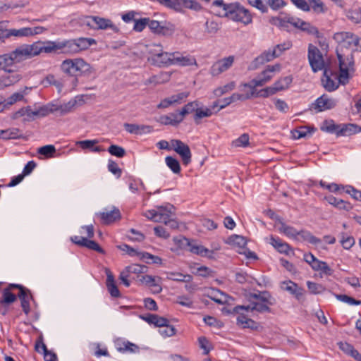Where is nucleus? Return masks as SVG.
Wrapping results in <instances>:
<instances>
[{
    "label": "nucleus",
    "instance_id": "nucleus-42",
    "mask_svg": "<svg viewBox=\"0 0 361 361\" xmlns=\"http://www.w3.org/2000/svg\"><path fill=\"white\" fill-rule=\"evenodd\" d=\"M300 237V238L303 240H306L311 244L317 245L321 243V240L315 236H314L310 231L301 230L298 231V237Z\"/></svg>",
    "mask_w": 361,
    "mask_h": 361
},
{
    "label": "nucleus",
    "instance_id": "nucleus-32",
    "mask_svg": "<svg viewBox=\"0 0 361 361\" xmlns=\"http://www.w3.org/2000/svg\"><path fill=\"white\" fill-rule=\"evenodd\" d=\"M15 63L11 52L0 55V70H3L7 73H11L10 67Z\"/></svg>",
    "mask_w": 361,
    "mask_h": 361
},
{
    "label": "nucleus",
    "instance_id": "nucleus-19",
    "mask_svg": "<svg viewBox=\"0 0 361 361\" xmlns=\"http://www.w3.org/2000/svg\"><path fill=\"white\" fill-rule=\"evenodd\" d=\"M99 216L102 223L104 224H112L121 218L120 210L116 207H113L111 210L100 212Z\"/></svg>",
    "mask_w": 361,
    "mask_h": 361
},
{
    "label": "nucleus",
    "instance_id": "nucleus-45",
    "mask_svg": "<svg viewBox=\"0 0 361 361\" xmlns=\"http://www.w3.org/2000/svg\"><path fill=\"white\" fill-rule=\"evenodd\" d=\"M166 166L176 174L180 173V165L179 161L173 157L168 156L165 158Z\"/></svg>",
    "mask_w": 361,
    "mask_h": 361
},
{
    "label": "nucleus",
    "instance_id": "nucleus-33",
    "mask_svg": "<svg viewBox=\"0 0 361 361\" xmlns=\"http://www.w3.org/2000/svg\"><path fill=\"white\" fill-rule=\"evenodd\" d=\"M361 132V127L353 123L341 124L340 135H351Z\"/></svg>",
    "mask_w": 361,
    "mask_h": 361
},
{
    "label": "nucleus",
    "instance_id": "nucleus-3",
    "mask_svg": "<svg viewBox=\"0 0 361 361\" xmlns=\"http://www.w3.org/2000/svg\"><path fill=\"white\" fill-rule=\"evenodd\" d=\"M44 42H37L32 44H23L11 52L15 63H20L44 52Z\"/></svg>",
    "mask_w": 361,
    "mask_h": 361
},
{
    "label": "nucleus",
    "instance_id": "nucleus-51",
    "mask_svg": "<svg viewBox=\"0 0 361 361\" xmlns=\"http://www.w3.org/2000/svg\"><path fill=\"white\" fill-rule=\"evenodd\" d=\"M336 298L341 301V302H345V303H348L350 305H361V300H355L352 297H350L347 295H343V294H338V295H336Z\"/></svg>",
    "mask_w": 361,
    "mask_h": 361
},
{
    "label": "nucleus",
    "instance_id": "nucleus-49",
    "mask_svg": "<svg viewBox=\"0 0 361 361\" xmlns=\"http://www.w3.org/2000/svg\"><path fill=\"white\" fill-rule=\"evenodd\" d=\"M235 82H231L223 87H218L214 90V93L217 97H221L225 93L231 91L235 87Z\"/></svg>",
    "mask_w": 361,
    "mask_h": 361
},
{
    "label": "nucleus",
    "instance_id": "nucleus-43",
    "mask_svg": "<svg viewBox=\"0 0 361 361\" xmlns=\"http://www.w3.org/2000/svg\"><path fill=\"white\" fill-rule=\"evenodd\" d=\"M292 80L293 79L291 76H286L276 81L273 85L275 87L276 92L281 91L287 89L289 87L292 82Z\"/></svg>",
    "mask_w": 361,
    "mask_h": 361
},
{
    "label": "nucleus",
    "instance_id": "nucleus-37",
    "mask_svg": "<svg viewBox=\"0 0 361 361\" xmlns=\"http://www.w3.org/2000/svg\"><path fill=\"white\" fill-rule=\"evenodd\" d=\"M116 348L121 353H135L139 350L137 345L129 341L118 342Z\"/></svg>",
    "mask_w": 361,
    "mask_h": 361
},
{
    "label": "nucleus",
    "instance_id": "nucleus-63",
    "mask_svg": "<svg viewBox=\"0 0 361 361\" xmlns=\"http://www.w3.org/2000/svg\"><path fill=\"white\" fill-rule=\"evenodd\" d=\"M312 4V8L315 13H324L327 11V8L321 0H314Z\"/></svg>",
    "mask_w": 361,
    "mask_h": 361
},
{
    "label": "nucleus",
    "instance_id": "nucleus-22",
    "mask_svg": "<svg viewBox=\"0 0 361 361\" xmlns=\"http://www.w3.org/2000/svg\"><path fill=\"white\" fill-rule=\"evenodd\" d=\"M8 74L3 75L0 77V90H3L6 87L12 86L19 82L22 76L13 71L8 73Z\"/></svg>",
    "mask_w": 361,
    "mask_h": 361
},
{
    "label": "nucleus",
    "instance_id": "nucleus-46",
    "mask_svg": "<svg viewBox=\"0 0 361 361\" xmlns=\"http://www.w3.org/2000/svg\"><path fill=\"white\" fill-rule=\"evenodd\" d=\"M168 279L178 282H189L192 280V276L178 272H171L169 274Z\"/></svg>",
    "mask_w": 361,
    "mask_h": 361
},
{
    "label": "nucleus",
    "instance_id": "nucleus-2",
    "mask_svg": "<svg viewBox=\"0 0 361 361\" xmlns=\"http://www.w3.org/2000/svg\"><path fill=\"white\" fill-rule=\"evenodd\" d=\"M60 68L62 72L69 75H73L76 73L80 75H90L94 73V68L82 58L66 59L62 61Z\"/></svg>",
    "mask_w": 361,
    "mask_h": 361
},
{
    "label": "nucleus",
    "instance_id": "nucleus-7",
    "mask_svg": "<svg viewBox=\"0 0 361 361\" xmlns=\"http://www.w3.org/2000/svg\"><path fill=\"white\" fill-rule=\"evenodd\" d=\"M154 49H151L152 60L153 63L159 66H169L172 65L173 53L162 51L160 44H153Z\"/></svg>",
    "mask_w": 361,
    "mask_h": 361
},
{
    "label": "nucleus",
    "instance_id": "nucleus-23",
    "mask_svg": "<svg viewBox=\"0 0 361 361\" xmlns=\"http://www.w3.org/2000/svg\"><path fill=\"white\" fill-rule=\"evenodd\" d=\"M281 288L293 295L298 300H300L304 293V289L292 281H283Z\"/></svg>",
    "mask_w": 361,
    "mask_h": 361
},
{
    "label": "nucleus",
    "instance_id": "nucleus-48",
    "mask_svg": "<svg viewBox=\"0 0 361 361\" xmlns=\"http://www.w3.org/2000/svg\"><path fill=\"white\" fill-rule=\"evenodd\" d=\"M199 106V103L197 101L188 102L187 104H185L182 109L180 111L183 117L187 114H191L195 112V114L197 111V109Z\"/></svg>",
    "mask_w": 361,
    "mask_h": 361
},
{
    "label": "nucleus",
    "instance_id": "nucleus-39",
    "mask_svg": "<svg viewBox=\"0 0 361 361\" xmlns=\"http://www.w3.org/2000/svg\"><path fill=\"white\" fill-rule=\"evenodd\" d=\"M314 130V128H310L308 126H300L293 130L292 134L295 139H300L310 136Z\"/></svg>",
    "mask_w": 361,
    "mask_h": 361
},
{
    "label": "nucleus",
    "instance_id": "nucleus-16",
    "mask_svg": "<svg viewBox=\"0 0 361 361\" xmlns=\"http://www.w3.org/2000/svg\"><path fill=\"white\" fill-rule=\"evenodd\" d=\"M71 241L80 246L86 247L90 250L98 252L99 253H104V250L94 240H88L87 238L82 236H72Z\"/></svg>",
    "mask_w": 361,
    "mask_h": 361
},
{
    "label": "nucleus",
    "instance_id": "nucleus-21",
    "mask_svg": "<svg viewBox=\"0 0 361 361\" xmlns=\"http://www.w3.org/2000/svg\"><path fill=\"white\" fill-rule=\"evenodd\" d=\"M277 57V54H276V51H274V49L265 51L261 55L254 59L251 63V68L256 69L259 67V66L271 61Z\"/></svg>",
    "mask_w": 361,
    "mask_h": 361
},
{
    "label": "nucleus",
    "instance_id": "nucleus-20",
    "mask_svg": "<svg viewBox=\"0 0 361 361\" xmlns=\"http://www.w3.org/2000/svg\"><path fill=\"white\" fill-rule=\"evenodd\" d=\"M93 20L94 21V30L111 29L115 33H118L119 32L118 27L115 25L110 19L99 16H94Z\"/></svg>",
    "mask_w": 361,
    "mask_h": 361
},
{
    "label": "nucleus",
    "instance_id": "nucleus-5",
    "mask_svg": "<svg viewBox=\"0 0 361 361\" xmlns=\"http://www.w3.org/2000/svg\"><path fill=\"white\" fill-rule=\"evenodd\" d=\"M173 241L181 249H188L191 252L202 257H207L209 258L213 257V251L208 250L202 245L193 243V242L185 237H175L173 238Z\"/></svg>",
    "mask_w": 361,
    "mask_h": 361
},
{
    "label": "nucleus",
    "instance_id": "nucleus-58",
    "mask_svg": "<svg viewBox=\"0 0 361 361\" xmlns=\"http://www.w3.org/2000/svg\"><path fill=\"white\" fill-rule=\"evenodd\" d=\"M126 270L129 273L133 274H142L145 273L147 270V267L145 265L140 264H132L126 267Z\"/></svg>",
    "mask_w": 361,
    "mask_h": 361
},
{
    "label": "nucleus",
    "instance_id": "nucleus-47",
    "mask_svg": "<svg viewBox=\"0 0 361 361\" xmlns=\"http://www.w3.org/2000/svg\"><path fill=\"white\" fill-rule=\"evenodd\" d=\"M321 129L323 131L340 135L339 130L341 129V125H336L332 121L330 122L326 121L321 127Z\"/></svg>",
    "mask_w": 361,
    "mask_h": 361
},
{
    "label": "nucleus",
    "instance_id": "nucleus-50",
    "mask_svg": "<svg viewBox=\"0 0 361 361\" xmlns=\"http://www.w3.org/2000/svg\"><path fill=\"white\" fill-rule=\"evenodd\" d=\"M342 189L344 190L346 193L350 195L353 199L361 201V191L357 190L351 185L343 186Z\"/></svg>",
    "mask_w": 361,
    "mask_h": 361
},
{
    "label": "nucleus",
    "instance_id": "nucleus-34",
    "mask_svg": "<svg viewBox=\"0 0 361 361\" xmlns=\"http://www.w3.org/2000/svg\"><path fill=\"white\" fill-rule=\"evenodd\" d=\"M147 25L153 32L157 33V34H161L163 35H166L170 32L169 29H168L165 26L161 25V23L157 20H150L149 18Z\"/></svg>",
    "mask_w": 361,
    "mask_h": 361
},
{
    "label": "nucleus",
    "instance_id": "nucleus-25",
    "mask_svg": "<svg viewBox=\"0 0 361 361\" xmlns=\"http://www.w3.org/2000/svg\"><path fill=\"white\" fill-rule=\"evenodd\" d=\"M326 200L329 204L333 205L338 209H343L345 211H350L353 209L352 204L341 199H338L332 195L325 197Z\"/></svg>",
    "mask_w": 361,
    "mask_h": 361
},
{
    "label": "nucleus",
    "instance_id": "nucleus-57",
    "mask_svg": "<svg viewBox=\"0 0 361 361\" xmlns=\"http://www.w3.org/2000/svg\"><path fill=\"white\" fill-rule=\"evenodd\" d=\"M235 147H247L249 145V135L246 133L241 135L238 139L233 142Z\"/></svg>",
    "mask_w": 361,
    "mask_h": 361
},
{
    "label": "nucleus",
    "instance_id": "nucleus-55",
    "mask_svg": "<svg viewBox=\"0 0 361 361\" xmlns=\"http://www.w3.org/2000/svg\"><path fill=\"white\" fill-rule=\"evenodd\" d=\"M307 286L310 292L312 294H319L324 290L322 285L312 281H307Z\"/></svg>",
    "mask_w": 361,
    "mask_h": 361
},
{
    "label": "nucleus",
    "instance_id": "nucleus-4",
    "mask_svg": "<svg viewBox=\"0 0 361 361\" xmlns=\"http://www.w3.org/2000/svg\"><path fill=\"white\" fill-rule=\"evenodd\" d=\"M228 13H224V16L228 18L233 21L240 22L245 25L252 23V16L250 11L239 3H231L227 6Z\"/></svg>",
    "mask_w": 361,
    "mask_h": 361
},
{
    "label": "nucleus",
    "instance_id": "nucleus-1",
    "mask_svg": "<svg viewBox=\"0 0 361 361\" xmlns=\"http://www.w3.org/2000/svg\"><path fill=\"white\" fill-rule=\"evenodd\" d=\"M44 44V52L45 53L59 50L60 53L72 55L87 49L91 45L96 44V41L92 38L79 37L63 41H49Z\"/></svg>",
    "mask_w": 361,
    "mask_h": 361
},
{
    "label": "nucleus",
    "instance_id": "nucleus-40",
    "mask_svg": "<svg viewBox=\"0 0 361 361\" xmlns=\"http://www.w3.org/2000/svg\"><path fill=\"white\" fill-rule=\"evenodd\" d=\"M206 295L217 304L222 305L224 303V300L222 297H224L225 295L218 289H210Z\"/></svg>",
    "mask_w": 361,
    "mask_h": 361
},
{
    "label": "nucleus",
    "instance_id": "nucleus-60",
    "mask_svg": "<svg viewBox=\"0 0 361 361\" xmlns=\"http://www.w3.org/2000/svg\"><path fill=\"white\" fill-rule=\"evenodd\" d=\"M259 302L271 306L275 304V299L271 296L269 292L264 291L260 293V298Z\"/></svg>",
    "mask_w": 361,
    "mask_h": 361
},
{
    "label": "nucleus",
    "instance_id": "nucleus-35",
    "mask_svg": "<svg viewBox=\"0 0 361 361\" xmlns=\"http://www.w3.org/2000/svg\"><path fill=\"white\" fill-rule=\"evenodd\" d=\"M207 107H200L198 106L196 113L193 116V119L197 125H199L202 122V119L205 117H210L212 114V111Z\"/></svg>",
    "mask_w": 361,
    "mask_h": 361
},
{
    "label": "nucleus",
    "instance_id": "nucleus-13",
    "mask_svg": "<svg viewBox=\"0 0 361 361\" xmlns=\"http://www.w3.org/2000/svg\"><path fill=\"white\" fill-rule=\"evenodd\" d=\"M44 28L42 27H23L20 29H9L4 30L2 32H5L6 37H10L11 36L16 37H29L35 35L40 34L43 32Z\"/></svg>",
    "mask_w": 361,
    "mask_h": 361
},
{
    "label": "nucleus",
    "instance_id": "nucleus-30",
    "mask_svg": "<svg viewBox=\"0 0 361 361\" xmlns=\"http://www.w3.org/2000/svg\"><path fill=\"white\" fill-rule=\"evenodd\" d=\"M31 90V87H25L22 90L14 92L6 99H4L6 102L5 106L13 105L17 102L23 101L25 95L28 94V90Z\"/></svg>",
    "mask_w": 361,
    "mask_h": 361
},
{
    "label": "nucleus",
    "instance_id": "nucleus-36",
    "mask_svg": "<svg viewBox=\"0 0 361 361\" xmlns=\"http://www.w3.org/2000/svg\"><path fill=\"white\" fill-rule=\"evenodd\" d=\"M226 243L240 249H244L247 245V240L243 236L232 235L227 239Z\"/></svg>",
    "mask_w": 361,
    "mask_h": 361
},
{
    "label": "nucleus",
    "instance_id": "nucleus-8",
    "mask_svg": "<svg viewBox=\"0 0 361 361\" xmlns=\"http://www.w3.org/2000/svg\"><path fill=\"white\" fill-rule=\"evenodd\" d=\"M308 61L313 72L324 68V61L320 50L312 44L308 46Z\"/></svg>",
    "mask_w": 361,
    "mask_h": 361
},
{
    "label": "nucleus",
    "instance_id": "nucleus-27",
    "mask_svg": "<svg viewBox=\"0 0 361 361\" xmlns=\"http://www.w3.org/2000/svg\"><path fill=\"white\" fill-rule=\"evenodd\" d=\"M123 126L125 130L131 134L141 135L142 133H149L151 131V127L149 126L126 123Z\"/></svg>",
    "mask_w": 361,
    "mask_h": 361
},
{
    "label": "nucleus",
    "instance_id": "nucleus-61",
    "mask_svg": "<svg viewBox=\"0 0 361 361\" xmlns=\"http://www.w3.org/2000/svg\"><path fill=\"white\" fill-rule=\"evenodd\" d=\"M319 185L322 188H325L330 192H336L342 189L343 185H339L336 183H327L325 181L321 180Z\"/></svg>",
    "mask_w": 361,
    "mask_h": 361
},
{
    "label": "nucleus",
    "instance_id": "nucleus-29",
    "mask_svg": "<svg viewBox=\"0 0 361 361\" xmlns=\"http://www.w3.org/2000/svg\"><path fill=\"white\" fill-rule=\"evenodd\" d=\"M13 289H16V288H11L10 283L4 289L2 296L0 298V305L6 306L16 300L17 296L11 293V290Z\"/></svg>",
    "mask_w": 361,
    "mask_h": 361
},
{
    "label": "nucleus",
    "instance_id": "nucleus-18",
    "mask_svg": "<svg viewBox=\"0 0 361 361\" xmlns=\"http://www.w3.org/2000/svg\"><path fill=\"white\" fill-rule=\"evenodd\" d=\"M293 27L300 29L309 35H314L317 38L321 37L320 32L315 26L311 25L308 22L302 20L300 18H295V21L293 23Z\"/></svg>",
    "mask_w": 361,
    "mask_h": 361
},
{
    "label": "nucleus",
    "instance_id": "nucleus-9",
    "mask_svg": "<svg viewBox=\"0 0 361 361\" xmlns=\"http://www.w3.org/2000/svg\"><path fill=\"white\" fill-rule=\"evenodd\" d=\"M333 38L341 49H350L360 42L359 37L350 32H336L334 35Z\"/></svg>",
    "mask_w": 361,
    "mask_h": 361
},
{
    "label": "nucleus",
    "instance_id": "nucleus-64",
    "mask_svg": "<svg viewBox=\"0 0 361 361\" xmlns=\"http://www.w3.org/2000/svg\"><path fill=\"white\" fill-rule=\"evenodd\" d=\"M42 350L45 361H55L56 360V355L54 353L49 351L45 344H42Z\"/></svg>",
    "mask_w": 361,
    "mask_h": 361
},
{
    "label": "nucleus",
    "instance_id": "nucleus-6",
    "mask_svg": "<svg viewBox=\"0 0 361 361\" xmlns=\"http://www.w3.org/2000/svg\"><path fill=\"white\" fill-rule=\"evenodd\" d=\"M337 56L339 61V82L345 85L348 82L350 71L354 70V60L353 54L350 53L346 57H344L342 54L337 51Z\"/></svg>",
    "mask_w": 361,
    "mask_h": 361
},
{
    "label": "nucleus",
    "instance_id": "nucleus-11",
    "mask_svg": "<svg viewBox=\"0 0 361 361\" xmlns=\"http://www.w3.org/2000/svg\"><path fill=\"white\" fill-rule=\"evenodd\" d=\"M171 148L178 154L182 159L183 164L185 166L191 162L192 154L188 145L180 140L173 139L170 141Z\"/></svg>",
    "mask_w": 361,
    "mask_h": 361
},
{
    "label": "nucleus",
    "instance_id": "nucleus-53",
    "mask_svg": "<svg viewBox=\"0 0 361 361\" xmlns=\"http://www.w3.org/2000/svg\"><path fill=\"white\" fill-rule=\"evenodd\" d=\"M248 3L262 13H267L268 11V6L262 0H248Z\"/></svg>",
    "mask_w": 361,
    "mask_h": 361
},
{
    "label": "nucleus",
    "instance_id": "nucleus-38",
    "mask_svg": "<svg viewBox=\"0 0 361 361\" xmlns=\"http://www.w3.org/2000/svg\"><path fill=\"white\" fill-rule=\"evenodd\" d=\"M279 231L289 238H298V231L293 226L286 225L283 221L279 220Z\"/></svg>",
    "mask_w": 361,
    "mask_h": 361
},
{
    "label": "nucleus",
    "instance_id": "nucleus-56",
    "mask_svg": "<svg viewBox=\"0 0 361 361\" xmlns=\"http://www.w3.org/2000/svg\"><path fill=\"white\" fill-rule=\"evenodd\" d=\"M347 17L354 23H361V9L360 10H351L347 13Z\"/></svg>",
    "mask_w": 361,
    "mask_h": 361
},
{
    "label": "nucleus",
    "instance_id": "nucleus-15",
    "mask_svg": "<svg viewBox=\"0 0 361 361\" xmlns=\"http://www.w3.org/2000/svg\"><path fill=\"white\" fill-rule=\"evenodd\" d=\"M239 310H245L246 312L249 311H257L259 312H271V308L269 305L260 302H252L250 301V304L249 305H238L233 307V310L231 312V313H238Z\"/></svg>",
    "mask_w": 361,
    "mask_h": 361
},
{
    "label": "nucleus",
    "instance_id": "nucleus-31",
    "mask_svg": "<svg viewBox=\"0 0 361 361\" xmlns=\"http://www.w3.org/2000/svg\"><path fill=\"white\" fill-rule=\"evenodd\" d=\"M270 244L281 253L288 254V250L290 249L288 243L283 242L279 238L273 235L270 237Z\"/></svg>",
    "mask_w": 361,
    "mask_h": 361
},
{
    "label": "nucleus",
    "instance_id": "nucleus-62",
    "mask_svg": "<svg viewBox=\"0 0 361 361\" xmlns=\"http://www.w3.org/2000/svg\"><path fill=\"white\" fill-rule=\"evenodd\" d=\"M219 28L220 27L218 23L214 20L207 21L205 23V30L208 33L216 34L219 31Z\"/></svg>",
    "mask_w": 361,
    "mask_h": 361
},
{
    "label": "nucleus",
    "instance_id": "nucleus-26",
    "mask_svg": "<svg viewBox=\"0 0 361 361\" xmlns=\"http://www.w3.org/2000/svg\"><path fill=\"white\" fill-rule=\"evenodd\" d=\"M172 65L179 64L180 66H191L195 63V59L192 56H184L180 52H173Z\"/></svg>",
    "mask_w": 361,
    "mask_h": 361
},
{
    "label": "nucleus",
    "instance_id": "nucleus-12",
    "mask_svg": "<svg viewBox=\"0 0 361 361\" xmlns=\"http://www.w3.org/2000/svg\"><path fill=\"white\" fill-rule=\"evenodd\" d=\"M279 70L280 66L279 64L268 66L267 69L263 71L259 76L251 80L250 86L256 87L264 85L274 77V73Z\"/></svg>",
    "mask_w": 361,
    "mask_h": 361
},
{
    "label": "nucleus",
    "instance_id": "nucleus-24",
    "mask_svg": "<svg viewBox=\"0 0 361 361\" xmlns=\"http://www.w3.org/2000/svg\"><path fill=\"white\" fill-rule=\"evenodd\" d=\"M155 209L158 216V222L162 223L168 218L171 217L174 207L173 205L167 204L165 206H158Z\"/></svg>",
    "mask_w": 361,
    "mask_h": 361
},
{
    "label": "nucleus",
    "instance_id": "nucleus-17",
    "mask_svg": "<svg viewBox=\"0 0 361 361\" xmlns=\"http://www.w3.org/2000/svg\"><path fill=\"white\" fill-rule=\"evenodd\" d=\"M312 105L314 106V109H317V111H323L335 107L336 101L329 97L326 94H323L317 98Z\"/></svg>",
    "mask_w": 361,
    "mask_h": 361
},
{
    "label": "nucleus",
    "instance_id": "nucleus-14",
    "mask_svg": "<svg viewBox=\"0 0 361 361\" xmlns=\"http://www.w3.org/2000/svg\"><path fill=\"white\" fill-rule=\"evenodd\" d=\"M235 57L229 56L215 62L211 67L209 73L213 76H217L228 70L233 64Z\"/></svg>",
    "mask_w": 361,
    "mask_h": 361
},
{
    "label": "nucleus",
    "instance_id": "nucleus-54",
    "mask_svg": "<svg viewBox=\"0 0 361 361\" xmlns=\"http://www.w3.org/2000/svg\"><path fill=\"white\" fill-rule=\"evenodd\" d=\"M38 152L47 157H53L54 154L56 152V149L54 145H49L43 146L38 149Z\"/></svg>",
    "mask_w": 361,
    "mask_h": 361
},
{
    "label": "nucleus",
    "instance_id": "nucleus-28",
    "mask_svg": "<svg viewBox=\"0 0 361 361\" xmlns=\"http://www.w3.org/2000/svg\"><path fill=\"white\" fill-rule=\"evenodd\" d=\"M106 286H107V288H108V290H109L110 295L114 298L120 297V292H119V290L116 284L114 277L112 273L109 269H106Z\"/></svg>",
    "mask_w": 361,
    "mask_h": 361
},
{
    "label": "nucleus",
    "instance_id": "nucleus-52",
    "mask_svg": "<svg viewBox=\"0 0 361 361\" xmlns=\"http://www.w3.org/2000/svg\"><path fill=\"white\" fill-rule=\"evenodd\" d=\"M108 152L111 155L116 156L119 158L124 157V155L126 154V151L122 147L115 145H111L109 147Z\"/></svg>",
    "mask_w": 361,
    "mask_h": 361
},
{
    "label": "nucleus",
    "instance_id": "nucleus-10",
    "mask_svg": "<svg viewBox=\"0 0 361 361\" xmlns=\"http://www.w3.org/2000/svg\"><path fill=\"white\" fill-rule=\"evenodd\" d=\"M11 288H16V289L19 290V293L18 294V297L20 301V306L23 312L28 315L30 312V300L34 301L33 296L31 293V291L27 288L26 287L16 283H10Z\"/></svg>",
    "mask_w": 361,
    "mask_h": 361
},
{
    "label": "nucleus",
    "instance_id": "nucleus-59",
    "mask_svg": "<svg viewBox=\"0 0 361 361\" xmlns=\"http://www.w3.org/2000/svg\"><path fill=\"white\" fill-rule=\"evenodd\" d=\"M149 18H143L139 20H134L133 30L136 32H142L147 25Z\"/></svg>",
    "mask_w": 361,
    "mask_h": 361
},
{
    "label": "nucleus",
    "instance_id": "nucleus-44",
    "mask_svg": "<svg viewBox=\"0 0 361 361\" xmlns=\"http://www.w3.org/2000/svg\"><path fill=\"white\" fill-rule=\"evenodd\" d=\"M324 75L325 76V79H322L324 87L329 92H331L336 90L338 85H336V82L328 75L327 69H324Z\"/></svg>",
    "mask_w": 361,
    "mask_h": 361
},
{
    "label": "nucleus",
    "instance_id": "nucleus-41",
    "mask_svg": "<svg viewBox=\"0 0 361 361\" xmlns=\"http://www.w3.org/2000/svg\"><path fill=\"white\" fill-rule=\"evenodd\" d=\"M1 135H3V139H18L22 137L20 130L16 128H11L6 130H1Z\"/></svg>",
    "mask_w": 361,
    "mask_h": 361
}]
</instances>
